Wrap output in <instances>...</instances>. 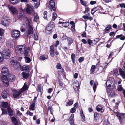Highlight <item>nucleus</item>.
Listing matches in <instances>:
<instances>
[{"label": "nucleus", "mask_w": 125, "mask_h": 125, "mask_svg": "<svg viewBox=\"0 0 125 125\" xmlns=\"http://www.w3.org/2000/svg\"><path fill=\"white\" fill-rule=\"evenodd\" d=\"M39 19V16L37 15H36V16L34 17V21L36 22H37L38 21Z\"/></svg>", "instance_id": "obj_45"}, {"label": "nucleus", "mask_w": 125, "mask_h": 125, "mask_svg": "<svg viewBox=\"0 0 125 125\" xmlns=\"http://www.w3.org/2000/svg\"><path fill=\"white\" fill-rule=\"evenodd\" d=\"M38 2H36V3H35V7L36 8H37L40 5V1H38Z\"/></svg>", "instance_id": "obj_50"}, {"label": "nucleus", "mask_w": 125, "mask_h": 125, "mask_svg": "<svg viewBox=\"0 0 125 125\" xmlns=\"http://www.w3.org/2000/svg\"><path fill=\"white\" fill-rule=\"evenodd\" d=\"M69 121L70 124L71 125H74V121L73 119L70 120L69 119Z\"/></svg>", "instance_id": "obj_59"}, {"label": "nucleus", "mask_w": 125, "mask_h": 125, "mask_svg": "<svg viewBox=\"0 0 125 125\" xmlns=\"http://www.w3.org/2000/svg\"><path fill=\"white\" fill-rule=\"evenodd\" d=\"M34 40L35 41H37L38 40V36L37 33L34 34Z\"/></svg>", "instance_id": "obj_53"}, {"label": "nucleus", "mask_w": 125, "mask_h": 125, "mask_svg": "<svg viewBox=\"0 0 125 125\" xmlns=\"http://www.w3.org/2000/svg\"><path fill=\"white\" fill-rule=\"evenodd\" d=\"M117 89L118 91H121L123 90V89L121 85H119L118 86Z\"/></svg>", "instance_id": "obj_49"}, {"label": "nucleus", "mask_w": 125, "mask_h": 125, "mask_svg": "<svg viewBox=\"0 0 125 125\" xmlns=\"http://www.w3.org/2000/svg\"><path fill=\"white\" fill-rule=\"evenodd\" d=\"M11 120L14 125H18V122L17 119L14 117H11Z\"/></svg>", "instance_id": "obj_22"}, {"label": "nucleus", "mask_w": 125, "mask_h": 125, "mask_svg": "<svg viewBox=\"0 0 125 125\" xmlns=\"http://www.w3.org/2000/svg\"><path fill=\"white\" fill-rule=\"evenodd\" d=\"M35 104L34 103H32V104H31L29 107V110H31L32 111H33L35 109Z\"/></svg>", "instance_id": "obj_32"}, {"label": "nucleus", "mask_w": 125, "mask_h": 125, "mask_svg": "<svg viewBox=\"0 0 125 125\" xmlns=\"http://www.w3.org/2000/svg\"><path fill=\"white\" fill-rule=\"evenodd\" d=\"M33 7L31 5L27 4L26 6V11L29 14H31L35 13Z\"/></svg>", "instance_id": "obj_9"}, {"label": "nucleus", "mask_w": 125, "mask_h": 125, "mask_svg": "<svg viewBox=\"0 0 125 125\" xmlns=\"http://www.w3.org/2000/svg\"><path fill=\"white\" fill-rule=\"evenodd\" d=\"M9 52V50L8 49H6L3 50L2 54H1L2 57L5 59L9 58L10 56Z\"/></svg>", "instance_id": "obj_10"}, {"label": "nucleus", "mask_w": 125, "mask_h": 125, "mask_svg": "<svg viewBox=\"0 0 125 125\" xmlns=\"http://www.w3.org/2000/svg\"><path fill=\"white\" fill-rule=\"evenodd\" d=\"M26 114L31 116H32L33 114V113L29 111H28L26 113Z\"/></svg>", "instance_id": "obj_52"}, {"label": "nucleus", "mask_w": 125, "mask_h": 125, "mask_svg": "<svg viewBox=\"0 0 125 125\" xmlns=\"http://www.w3.org/2000/svg\"><path fill=\"white\" fill-rule=\"evenodd\" d=\"M120 75L123 78H125V73L123 71L121 68H120L119 70Z\"/></svg>", "instance_id": "obj_26"}, {"label": "nucleus", "mask_w": 125, "mask_h": 125, "mask_svg": "<svg viewBox=\"0 0 125 125\" xmlns=\"http://www.w3.org/2000/svg\"><path fill=\"white\" fill-rule=\"evenodd\" d=\"M1 106L4 108H7L8 107H10L9 106H8V104L7 102H2L1 103Z\"/></svg>", "instance_id": "obj_23"}, {"label": "nucleus", "mask_w": 125, "mask_h": 125, "mask_svg": "<svg viewBox=\"0 0 125 125\" xmlns=\"http://www.w3.org/2000/svg\"><path fill=\"white\" fill-rule=\"evenodd\" d=\"M59 24H62L63 26L65 27H67L68 26L69 24V23L68 22H63L60 21L59 22Z\"/></svg>", "instance_id": "obj_29"}, {"label": "nucleus", "mask_w": 125, "mask_h": 125, "mask_svg": "<svg viewBox=\"0 0 125 125\" xmlns=\"http://www.w3.org/2000/svg\"><path fill=\"white\" fill-rule=\"evenodd\" d=\"M104 107L101 105H98L96 107L97 111L101 113L103 112L104 111Z\"/></svg>", "instance_id": "obj_13"}, {"label": "nucleus", "mask_w": 125, "mask_h": 125, "mask_svg": "<svg viewBox=\"0 0 125 125\" xmlns=\"http://www.w3.org/2000/svg\"><path fill=\"white\" fill-rule=\"evenodd\" d=\"M73 104V101L72 100H69V101L67 102L66 104V106H70Z\"/></svg>", "instance_id": "obj_33"}, {"label": "nucleus", "mask_w": 125, "mask_h": 125, "mask_svg": "<svg viewBox=\"0 0 125 125\" xmlns=\"http://www.w3.org/2000/svg\"><path fill=\"white\" fill-rule=\"evenodd\" d=\"M50 53L51 56L52 57H54L55 56L54 54L56 55L55 58L57 59L59 58V57L57 56L59 54V52L57 51H55L54 47L53 45H51L50 47L49 51Z\"/></svg>", "instance_id": "obj_4"}, {"label": "nucleus", "mask_w": 125, "mask_h": 125, "mask_svg": "<svg viewBox=\"0 0 125 125\" xmlns=\"http://www.w3.org/2000/svg\"><path fill=\"white\" fill-rule=\"evenodd\" d=\"M28 89V85L25 83H24V85L23 87L20 89H22V91H23V92L25 91L26 90Z\"/></svg>", "instance_id": "obj_35"}, {"label": "nucleus", "mask_w": 125, "mask_h": 125, "mask_svg": "<svg viewBox=\"0 0 125 125\" xmlns=\"http://www.w3.org/2000/svg\"><path fill=\"white\" fill-rule=\"evenodd\" d=\"M120 6L121 8H125V4L124 3H122L120 4Z\"/></svg>", "instance_id": "obj_64"}, {"label": "nucleus", "mask_w": 125, "mask_h": 125, "mask_svg": "<svg viewBox=\"0 0 125 125\" xmlns=\"http://www.w3.org/2000/svg\"><path fill=\"white\" fill-rule=\"evenodd\" d=\"M115 83L114 79L112 77L109 78L106 83L107 87H112V88H115Z\"/></svg>", "instance_id": "obj_3"}, {"label": "nucleus", "mask_w": 125, "mask_h": 125, "mask_svg": "<svg viewBox=\"0 0 125 125\" xmlns=\"http://www.w3.org/2000/svg\"><path fill=\"white\" fill-rule=\"evenodd\" d=\"M7 79L9 82V80L11 82H13L15 79V76L12 74H9L7 76Z\"/></svg>", "instance_id": "obj_12"}, {"label": "nucleus", "mask_w": 125, "mask_h": 125, "mask_svg": "<svg viewBox=\"0 0 125 125\" xmlns=\"http://www.w3.org/2000/svg\"><path fill=\"white\" fill-rule=\"evenodd\" d=\"M107 87L106 89V91L109 97H114L117 95V94L115 93L114 90V88H112V87Z\"/></svg>", "instance_id": "obj_5"}, {"label": "nucleus", "mask_w": 125, "mask_h": 125, "mask_svg": "<svg viewBox=\"0 0 125 125\" xmlns=\"http://www.w3.org/2000/svg\"><path fill=\"white\" fill-rule=\"evenodd\" d=\"M4 30L0 28V36H3L4 34ZM0 38L2 39V37H1Z\"/></svg>", "instance_id": "obj_38"}, {"label": "nucleus", "mask_w": 125, "mask_h": 125, "mask_svg": "<svg viewBox=\"0 0 125 125\" xmlns=\"http://www.w3.org/2000/svg\"><path fill=\"white\" fill-rule=\"evenodd\" d=\"M80 1L81 4L84 6H85L86 5V1H83V0H80Z\"/></svg>", "instance_id": "obj_46"}, {"label": "nucleus", "mask_w": 125, "mask_h": 125, "mask_svg": "<svg viewBox=\"0 0 125 125\" xmlns=\"http://www.w3.org/2000/svg\"><path fill=\"white\" fill-rule=\"evenodd\" d=\"M56 68L57 69H61V68H62V67L61 64L59 63H58L56 65Z\"/></svg>", "instance_id": "obj_51"}, {"label": "nucleus", "mask_w": 125, "mask_h": 125, "mask_svg": "<svg viewBox=\"0 0 125 125\" xmlns=\"http://www.w3.org/2000/svg\"><path fill=\"white\" fill-rule=\"evenodd\" d=\"M12 38L14 40L17 39L20 36V32L18 30H12L11 32Z\"/></svg>", "instance_id": "obj_6"}, {"label": "nucleus", "mask_w": 125, "mask_h": 125, "mask_svg": "<svg viewBox=\"0 0 125 125\" xmlns=\"http://www.w3.org/2000/svg\"><path fill=\"white\" fill-rule=\"evenodd\" d=\"M113 75L114 76H117L118 74V72L117 70L115 69L114 70Z\"/></svg>", "instance_id": "obj_41"}, {"label": "nucleus", "mask_w": 125, "mask_h": 125, "mask_svg": "<svg viewBox=\"0 0 125 125\" xmlns=\"http://www.w3.org/2000/svg\"><path fill=\"white\" fill-rule=\"evenodd\" d=\"M87 43L89 45H90L92 43V41L90 39H89L87 40Z\"/></svg>", "instance_id": "obj_60"}, {"label": "nucleus", "mask_w": 125, "mask_h": 125, "mask_svg": "<svg viewBox=\"0 0 125 125\" xmlns=\"http://www.w3.org/2000/svg\"><path fill=\"white\" fill-rule=\"evenodd\" d=\"M47 11H44L43 13V15H44V16H43V18H44L45 19H46V20H47Z\"/></svg>", "instance_id": "obj_48"}, {"label": "nucleus", "mask_w": 125, "mask_h": 125, "mask_svg": "<svg viewBox=\"0 0 125 125\" xmlns=\"http://www.w3.org/2000/svg\"><path fill=\"white\" fill-rule=\"evenodd\" d=\"M73 87L75 91H77L78 89L79 83L77 81L74 82L73 84Z\"/></svg>", "instance_id": "obj_17"}, {"label": "nucleus", "mask_w": 125, "mask_h": 125, "mask_svg": "<svg viewBox=\"0 0 125 125\" xmlns=\"http://www.w3.org/2000/svg\"><path fill=\"white\" fill-rule=\"evenodd\" d=\"M28 31L26 32V33L28 34L27 35L29 36L30 34H33V28L32 26L31 25L28 27Z\"/></svg>", "instance_id": "obj_14"}, {"label": "nucleus", "mask_w": 125, "mask_h": 125, "mask_svg": "<svg viewBox=\"0 0 125 125\" xmlns=\"http://www.w3.org/2000/svg\"><path fill=\"white\" fill-rule=\"evenodd\" d=\"M48 58V56L47 55H43L41 56L40 57V59L42 60H44L45 59H47Z\"/></svg>", "instance_id": "obj_30"}, {"label": "nucleus", "mask_w": 125, "mask_h": 125, "mask_svg": "<svg viewBox=\"0 0 125 125\" xmlns=\"http://www.w3.org/2000/svg\"><path fill=\"white\" fill-rule=\"evenodd\" d=\"M54 27V25L53 22H51L49 24L46 28V30L48 31H51Z\"/></svg>", "instance_id": "obj_16"}, {"label": "nucleus", "mask_w": 125, "mask_h": 125, "mask_svg": "<svg viewBox=\"0 0 125 125\" xmlns=\"http://www.w3.org/2000/svg\"><path fill=\"white\" fill-rule=\"evenodd\" d=\"M29 56H25L24 58L25 59V62L27 63L30 62L31 61L30 58Z\"/></svg>", "instance_id": "obj_36"}, {"label": "nucleus", "mask_w": 125, "mask_h": 125, "mask_svg": "<svg viewBox=\"0 0 125 125\" xmlns=\"http://www.w3.org/2000/svg\"><path fill=\"white\" fill-rule=\"evenodd\" d=\"M99 8L98 7H96L94 8L93 9H92L95 12H96V11H98V10H99Z\"/></svg>", "instance_id": "obj_57"}, {"label": "nucleus", "mask_w": 125, "mask_h": 125, "mask_svg": "<svg viewBox=\"0 0 125 125\" xmlns=\"http://www.w3.org/2000/svg\"><path fill=\"white\" fill-rule=\"evenodd\" d=\"M117 117H118L120 122H121L123 119L124 118L125 114L122 113L120 114H118L117 115Z\"/></svg>", "instance_id": "obj_18"}, {"label": "nucleus", "mask_w": 125, "mask_h": 125, "mask_svg": "<svg viewBox=\"0 0 125 125\" xmlns=\"http://www.w3.org/2000/svg\"><path fill=\"white\" fill-rule=\"evenodd\" d=\"M122 34H120L117 35L116 36V38L117 39L120 38V39L122 40H124L125 39V36H122Z\"/></svg>", "instance_id": "obj_31"}, {"label": "nucleus", "mask_w": 125, "mask_h": 125, "mask_svg": "<svg viewBox=\"0 0 125 125\" xmlns=\"http://www.w3.org/2000/svg\"><path fill=\"white\" fill-rule=\"evenodd\" d=\"M10 64L11 66L15 67L17 65V62L14 60L11 59L10 61Z\"/></svg>", "instance_id": "obj_24"}, {"label": "nucleus", "mask_w": 125, "mask_h": 125, "mask_svg": "<svg viewBox=\"0 0 125 125\" xmlns=\"http://www.w3.org/2000/svg\"><path fill=\"white\" fill-rule=\"evenodd\" d=\"M84 59V58L83 57H81L79 59V61L80 62H81L83 61Z\"/></svg>", "instance_id": "obj_55"}, {"label": "nucleus", "mask_w": 125, "mask_h": 125, "mask_svg": "<svg viewBox=\"0 0 125 125\" xmlns=\"http://www.w3.org/2000/svg\"><path fill=\"white\" fill-rule=\"evenodd\" d=\"M57 14L55 13H54L53 14L52 20L54 21L55 20L57 16Z\"/></svg>", "instance_id": "obj_47"}, {"label": "nucleus", "mask_w": 125, "mask_h": 125, "mask_svg": "<svg viewBox=\"0 0 125 125\" xmlns=\"http://www.w3.org/2000/svg\"><path fill=\"white\" fill-rule=\"evenodd\" d=\"M29 67L28 66L24 65L22 68V69L23 71H29Z\"/></svg>", "instance_id": "obj_28"}, {"label": "nucleus", "mask_w": 125, "mask_h": 125, "mask_svg": "<svg viewBox=\"0 0 125 125\" xmlns=\"http://www.w3.org/2000/svg\"><path fill=\"white\" fill-rule=\"evenodd\" d=\"M111 26L110 25H108L106 27L105 29L103 30L104 31V33L105 34L108 32L107 31L111 29Z\"/></svg>", "instance_id": "obj_25"}, {"label": "nucleus", "mask_w": 125, "mask_h": 125, "mask_svg": "<svg viewBox=\"0 0 125 125\" xmlns=\"http://www.w3.org/2000/svg\"><path fill=\"white\" fill-rule=\"evenodd\" d=\"M97 83L96 82H95L94 83V85L93 87V89L94 92L96 91V89L97 86Z\"/></svg>", "instance_id": "obj_40"}, {"label": "nucleus", "mask_w": 125, "mask_h": 125, "mask_svg": "<svg viewBox=\"0 0 125 125\" xmlns=\"http://www.w3.org/2000/svg\"><path fill=\"white\" fill-rule=\"evenodd\" d=\"M1 110L2 111V115H5L7 114V112L6 109L4 108H1Z\"/></svg>", "instance_id": "obj_39"}, {"label": "nucleus", "mask_w": 125, "mask_h": 125, "mask_svg": "<svg viewBox=\"0 0 125 125\" xmlns=\"http://www.w3.org/2000/svg\"><path fill=\"white\" fill-rule=\"evenodd\" d=\"M2 73L3 76L1 78L5 86H8L9 85V82L7 79V76L9 75V72L6 67H4L2 69Z\"/></svg>", "instance_id": "obj_1"}, {"label": "nucleus", "mask_w": 125, "mask_h": 125, "mask_svg": "<svg viewBox=\"0 0 125 125\" xmlns=\"http://www.w3.org/2000/svg\"><path fill=\"white\" fill-rule=\"evenodd\" d=\"M7 110L9 115L10 116H12L13 114V111L11 108L10 107H8L7 108Z\"/></svg>", "instance_id": "obj_21"}, {"label": "nucleus", "mask_w": 125, "mask_h": 125, "mask_svg": "<svg viewBox=\"0 0 125 125\" xmlns=\"http://www.w3.org/2000/svg\"><path fill=\"white\" fill-rule=\"evenodd\" d=\"M95 68L96 66L95 65H92V66L90 70V72L91 73H94L93 72H94L95 69Z\"/></svg>", "instance_id": "obj_37"}, {"label": "nucleus", "mask_w": 125, "mask_h": 125, "mask_svg": "<svg viewBox=\"0 0 125 125\" xmlns=\"http://www.w3.org/2000/svg\"><path fill=\"white\" fill-rule=\"evenodd\" d=\"M67 40L68 42V44L69 45H70L73 42V40L71 38H68Z\"/></svg>", "instance_id": "obj_43"}, {"label": "nucleus", "mask_w": 125, "mask_h": 125, "mask_svg": "<svg viewBox=\"0 0 125 125\" xmlns=\"http://www.w3.org/2000/svg\"><path fill=\"white\" fill-rule=\"evenodd\" d=\"M68 38L66 35H64L62 38V39L63 40H66V39H67Z\"/></svg>", "instance_id": "obj_63"}, {"label": "nucleus", "mask_w": 125, "mask_h": 125, "mask_svg": "<svg viewBox=\"0 0 125 125\" xmlns=\"http://www.w3.org/2000/svg\"><path fill=\"white\" fill-rule=\"evenodd\" d=\"M12 91L13 93V96L15 98L18 97L21 93L23 92V91H22V90L20 89L19 91H18L13 89H12Z\"/></svg>", "instance_id": "obj_7"}, {"label": "nucleus", "mask_w": 125, "mask_h": 125, "mask_svg": "<svg viewBox=\"0 0 125 125\" xmlns=\"http://www.w3.org/2000/svg\"><path fill=\"white\" fill-rule=\"evenodd\" d=\"M30 49V48L28 47L25 49V50L23 54L25 56H29V54L28 53L29 52Z\"/></svg>", "instance_id": "obj_19"}, {"label": "nucleus", "mask_w": 125, "mask_h": 125, "mask_svg": "<svg viewBox=\"0 0 125 125\" xmlns=\"http://www.w3.org/2000/svg\"><path fill=\"white\" fill-rule=\"evenodd\" d=\"M49 5L52 10L54 11H56L55 4L54 1L53 0H51L49 2Z\"/></svg>", "instance_id": "obj_15"}, {"label": "nucleus", "mask_w": 125, "mask_h": 125, "mask_svg": "<svg viewBox=\"0 0 125 125\" xmlns=\"http://www.w3.org/2000/svg\"><path fill=\"white\" fill-rule=\"evenodd\" d=\"M76 109L75 107H73L71 108L70 112L71 113H73L75 112Z\"/></svg>", "instance_id": "obj_56"}, {"label": "nucleus", "mask_w": 125, "mask_h": 125, "mask_svg": "<svg viewBox=\"0 0 125 125\" xmlns=\"http://www.w3.org/2000/svg\"><path fill=\"white\" fill-rule=\"evenodd\" d=\"M20 0H14V1L9 0L10 2L13 5L17 4L19 3V2Z\"/></svg>", "instance_id": "obj_34"}, {"label": "nucleus", "mask_w": 125, "mask_h": 125, "mask_svg": "<svg viewBox=\"0 0 125 125\" xmlns=\"http://www.w3.org/2000/svg\"><path fill=\"white\" fill-rule=\"evenodd\" d=\"M75 55L74 53H72L71 55V58L72 60H75Z\"/></svg>", "instance_id": "obj_61"}, {"label": "nucleus", "mask_w": 125, "mask_h": 125, "mask_svg": "<svg viewBox=\"0 0 125 125\" xmlns=\"http://www.w3.org/2000/svg\"><path fill=\"white\" fill-rule=\"evenodd\" d=\"M85 8V10L84 12L83 13H88V12L89 11V8L88 7H86Z\"/></svg>", "instance_id": "obj_54"}, {"label": "nucleus", "mask_w": 125, "mask_h": 125, "mask_svg": "<svg viewBox=\"0 0 125 125\" xmlns=\"http://www.w3.org/2000/svg\"><path fill=\"white\" fill-rule=\"evenodd\" d=\"M108 63H107L106 62L104 64V67L103 69V71H104L105 69H106V68L108 65Z\"/></svg>", "instance_id": "obj_58"}, {"label": "nucleus", "mask_w": 125, "mask_h": 125, "mask_svg": "<svg viewBox=\"0 0 125 125\" xmlns=\"http://www.w3.org/2000/svg\"><path fill=\"white\" fill-rule=\"evenodd\" d=\"M20 18L23 20V21L28 27L31 26L30 25V22L29 19L26 17L24 16V15L20 14Z\"/></svg>", "instance_id": "obj_8"}, {"label": "nucleus", "mask_w": 125, "mask_h": 125, "mask_svg": "<svg viewBox=\"0 0 125 125\" xmlns=\"http://www.w3.org/2000/svg\"><path fill=\"white\" fill-rule=\"evenodd\" d=\"M16 114L17 115L19 116H20L22 115V113H21L19 111H17Z\"/></svg>", "instance_id": "obj_62"}, {"label": "nucleus", "mask_w": 125, "mask_h": 125, "mask_svg": "<svg viewBox=\"0 0 125 125\" xmlns=\"http://www.w3.org/2000/svg\"><path fill=\"white\" fill-rule=\"evenodd\" d=\"M21 75L23 78L27 79L28 78L29 76V73L23 72L22 73Z\"/></svg>", "instance_id": "obj_20"}, {"label": "nucleus", "mask_w": 125, "mask_h": 125, "mask_svg": "<svg viewBox=\"0 0 125 125\" xmlns=\"http://www.w3.org/2000/svg\"><path fill=\"white\" fill-rule=\"evenodd\" d=\"M8 8L10 13L13 15L16 14L18 12V10L16 8L12 6L8 5Z\"/></svg>", "instance_id": "obj_11"}, {"label": "nucleus", "mask_w": 125, "mask_h": 125, "mask_svg": "<svg viewBox=\"0 0 125 125\" xmlns=\"http://www.w3.org/2000/svg\"><path fill=\"white\" fill-rule=\"evenodd\" d=\"M26 48V46L25 44L17 46L15 49L16 54L18 55H21L23 54Z\"/></svg>", "instance_id": "obj_2"}, {"label": "nucleus", "mask_w": 125, "mask_h": 125, "mask_svg": "<svg viewBox=\"0 0 125 125\" xmlns=\"http://www.w3.org/2000/svg\"><path fill=\"white\" fill-rule=\"evenodd\" d=\"M99 114L98 113H95L94 114V117L96 119H97L99 117Z\"/></svg>", "instance_id": "obj_42"}, {"label": "nucleus", "mask_w": 125, "mask_h": 125, "mask_svg": "<svg viewBox=\"0 0 125 125\" xmlns=\"http://www.w3.org/2000/svg\"><path fill=\"white\" fill-rule=\"evenodd\" d=\"M7 92L5 90H4L2 93L1 95L3 98L5 99L7 97Z\"/></svg>", "instance_id": "obj_27"}, {"label": "nucleus", "mask_w": 125, "mask_h": 125, "mask_svg": "<svg viewBox=\"0 0 125 125\" xmlns=\"http://www.w3.org/2000/svg\"><path fill=\"white\" fill-rule=\"evenodd\" d=\"M7 22V21H4L3 19H2V22L1 24L4 26H5L6 27L7 26L6 24Z\"/></svg>", "instance_id": "obj_44"}]
</instances>
